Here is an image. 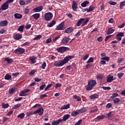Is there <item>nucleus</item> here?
<instances>
[{"mask_svg":"<svg viewBox=\"0 0 125 125\" xmlns=\"http://www.w3.org/2000/svg\"><path fill=\"white\" fill-rule=\"evenodd\" d=\"M46 86V85L45 84H42L40 87V90H43L44 89V88Z\"/></svg>","mask_w":125,"mask_h":125,"instance_id":"obj_54","label":"nucleus"},{"mask_svg":"<svg viewBox=\"0 0 125 125\" xmlns=\"http://www.w3.org/2000/svg\"><path fill=\"white\" fill-rule=\"evenodd\" d=\"M70 115L69 114H66L64 115L62 118V119H61L62 121V123H63V122H66L67 120H68L69 118H70Z\"/></svg>","mask_w":125,"mask_h":125,"instance_id":"obj_15","label":"nucleus"},{"mask_svg":"<svg viewBox=\"0 0 125 125\" xmlns=\"http://www.w3.org/2000/svg\"><path fill=\"white\" fill-rule=\"evenodd\" d=\"M24 27H25L24 25L20 26L18 29V31H19V32H23Z\"/></svg>","mask_w":125,"mask_h":125,"instance_id":"obj_38","label":"nucleus"},{"mask_svg":"<svg viewBox=\"0 0 125 125\" xmlns=\"http://www.w3.org/2000/svg\"><path fill=\"white\" fill-rule=\"evenodd\" d=\"M93 61H94L93 58L90 57V58L88 59V61L86 62V63L87 64H88V63H92V62H93Z\"/></svg>","mask_w":125,"mask_h":125,"instance_id":"obj_44","label":"nucleus"},{"mask_svg":"<svg viewBox=\"0 0 125 125\" xmlns=\"http://www.w3.org/2000/svg\"><path fill=\"white\" fill-rule=\"evenodd\" d=\"M114 81V76H111L107 78V83H112Z\"/></svg>","mask_w":125,"mask_h":125,"instance_id":"obj_30","label":"nucleus"},{"mask_svg":"<svg viewBox=\"0 0 125 125\" xmlns=\"http://www.w3.org/2000/svg\"><path fill=\"white\" fill-rule=\"evenodd\" d=\"M115 32V29H113L112 27L109 28L107 32H106V35H110V34H113Z\"/></svg>","mask_w":125,"mask_h":125,"instance_id":"obj_23","label":"nucleus"},{"mask_svg":"<svg viewBox=\"0 0 125 125\" xmlns=\"http://www.w3.org/2000/svg\"><path fill=\"white\" fill-rule=\"evenodd\" d=\"M88 4H89V1H85L82 3L81 6H82V7H85V6H86V5H87Z\"/></svg>","mask_w":125,"mask_h":125,"instance_id":"obj_34","label":"nucleus"},{"mask_svg":"<svg viewBox=\"0 0 125 125\" xmlns=\"http://www.w3.org/2000/svg\"><path fill=\"white\" fill-rule=\"evenodd\" d=\"M70 40H71V39L69 37H64L62 39V42L63 44H66V43L69 42V41H70Z\"/></svg>","mask_w":125,"mask_h":125,"instance_id":"obj_13","label":"nucleus"},{"mask_svg":"<svg viewBox=\"0 0 125 125\" xmlns=\"http://www.w3.org/2000/svg\"><path fill=\"white\" fill-rule=\"evenodd\" d=\"M101 60H105L106 61H109L110 60V57H104L103 58H102Z\"/></svg>","mask_w":125,"mask_h":125,"instance_id":"obj_51","label":"nucleus"},{"mask_svg":"<svg viewBox=\"0 0 125 125\" xmlns=\"http://www.w3.org/2000/svg\"><path fill=\"white\" fill-rule=\"evenodd\" d=\"M66 29L65 27V22L64 21L62 22L56 28L57 31H62Z\"/></svg>","mask_w":125,"mask_h":125,"instance_id":"obj_6","label":"nucleus"},{"mask_svg":"<svg viewBox=\"0 0 125 125\" xmlns=\"http://www.w3.org/2000/svg\"><path fill=\"white\" fill-rule=\"evenodd\" d=\"M74 31V27H70L67 28L64 31V34H71Z\"/></svg>","mask_w":125,"mask_h":125,"instance_id":"obj_12","label":"nucleus"},{"mask_svg":"<svg viewBox=\"0 0 125 125\" xmlns=\"http://www.w3.org/2000/svg\"><path fill=\"white\" fill-rule=\"evenodd\" d=\"M61 86H62V84L57 83L55 85V88H58V87H61Z\"/></svg>","mask_w":125,"mask_h":125,"instance_id":"obj_58","label":"nucleus"},{"mask_svg":"<svg viewBox=\"0 0 125 125\" xmlns=\"http://www.w3.org/2000/svg\"><path fill=\"white\" fill-rule=\"evenodd\" d=\"M36 72L37 70L36 69L31 70L29 72V75H30V76H34V75H35V73H36Z\"/></svg>","mask_w":125,"mask_h":125,"instance_id":"obj_39","label":"nucleus"},{"mask_svg":"<svg viewBox=\"0 0 125 125\" xmlns=\"http://www.w3.org/2000/svg\"><path fill=\"white\" fill-rule=\"evenodd\" d=\"M60 123H62L61 119H59V120L57 121H53L52 122V125H58L60 124Z\"/></svg>","mask_w":125,"mask_h":125,"instance_id":"obj_20","label":"nucleus"},{"mask_svg":"<svg viewBox=\"0 0 125 125\" xmlns=\"http://www.w3.org/2000/svg\"><path fill=\"white\" fill-rule=\"evenodd\" d=\"M98 111V108L96 106H93L91 108V110L89 111V113L90 114H92L93 113H95V112H97Z\"/></svg>","mask_w":125,"mask_h":125,"instance_id":"obj_18","label":"nucleus"},{"mask_svg":"<svg viewBox=\"0 0 125 125\" xmlns=\"http://www.w3.org/2000/svg\"><path fill=\"white\" fill-rule=\"evenodd\" d=\"M21 106H22L21 103L18 104L14 105V107H12V109H14V110H15L18 108H20V107H21Z\"/></svg>","mask_w":125,"mask_h":125,"instance_id":"obj_31","label":"nucleus"},{"mask_svg":"<svg viewBox=\"0 0 125 125\" xmlns=\"http://www.w3.org/2000/svg\"><path fill=\"white\" fill-rule=\"evenodd\" d=\"M27 117H30V116H32V115H34V112H27L26 113Z\"/></svg>","mask_w":125,"mask_h":125,"instance_id":"obj_64","label":"nucleus"},{"mask_svg":"<svg viewBox=\"0 0 125 125\" xmlns=\"http://www.w3.org/2000/svg\"><path fill=\"white\" fill-rule=\"evenodd\" d=\"M90 99H97V98H99V95L98 94L95 93L89 96Z\"/></svg>","mask_w":125,"mask_h":125,"instance_id":"obj_17","label":"nucleus"},{"mask_svg":"<svg viewBox=\"0 0 125 125\" xmlns=\"http://www.w3.org/2000/svg\"><path fill=\"white\" fill-rule=\"evenodd\" d=\"M74 99H77V101H82V98L80 96H77V95H73Z\"/></svg>","mask_w":125,"mask_h":125,"instance_id":"obj_35","label":"nucleus"},{"mask_svg":"<svg viewBox=\"0 0 125 125\" xmlns=\"http://www.w3.org/2000/svg\"><path fill=\"white\" fill-rule=\"evenodd\" d=\"M78 111V112L79 113V114H83V113H85V112H86V111H87V109H86V107H83V108H82L80 109H77Z\"/></svg>","mask_w":125,"mask_h":125,"instance_id":"obj_16","label":"nucleus"},{"mask_svg":"<svg viewBox=\"0 0 125 125\" xmlns=\"http://www.w3.org/2000/svg\"><path fill=\"white\" fill-rule=\"evenodd\" d=\"M120 102V99L119 98H116L114 100H113V103L114 104H117V103H119Z\"/></svg>","mask_w":125,"mask_h":125,"instance_id":"obj_47","label":"nucleus"},{"mask_svg":"<svg viewBox=\"0 0 125 125\" xmlns=\"http://www.w3.org/2000/svg\"><path fill=\"white\" fill-rule=\"evenodd\" d=\"M54 83H50L48 85H47L46 87L45 88L44 91H46V90H47V89H48V88H50V87H51V86H52V85H53Z\"/></svg>","mask_w":125,"mask_h":125,"instance_id":"obj_48","label":"nucleus"},{"mask_svg":"<svg viewBox=\"0 0 125 125\" xmlns=\"http://www.w3.org/2000/svg\"><path fill=\"white\" fill-rule=\"evenodd\" d=\"M18 118H20V119H24L25 118V113H22L18 116Z\"/></svg>","mask_w":125,"mask_h":125,"instance_id":"obj_41","label":"nucleus"},{"mask_svg":"<svg viewBox=\"0 0 125 125\" xmlns=\"http://www.w3.org/2000/svg\"><path fill=\"white\" fill-rule=\"evenodd\" d=\"M79 114H80L79 113V111L77 110H76V111H73L72 113H71V115L72 117H77V115H79Z\"/></svg>","mask_w":125,"mask_h":125,"instance_id":"obj_33","label":"nucleus"},{"mask_svg":"<svg viewBox=\"0 0 125 125\" xmlns=\"http://www.w3.org/2000/svg\"><path fill=\"white\" fill-rule=\"evenodd\" d=\"M5 80H6L7 81H11V80H12V77L11 75H9V74H7L5 77H4Z\"/></svg>","mask_w":125,"mask_h":125,"instance_id":"obj_27","label":"nucleus"},{"mask_svg":"<svg viewBox=\"0 0 125 125\" xmlns=\"http://www.w3.org/2000/svg\"><path fill=\"white\" fill-rule=\"evenodd\" d=\"M124 75V73H118L117 74V76L119 79H122V77H123Z\"/></svg>","mask_w":125,"mask_h":125,"instance_id":"obj_57","label":"nucleus"},{"mask_svg":"<svg viewBox=\"0 0 125 125\" xmlns=\"http://www.w3.org/2000/svg\"><path fill=\"white\" fill-rule=\"evenodd\" d=\"M74 57H75L74 56H67L65 57L63 60L55 62L53 63V65L54 67H62V66H64L66 63H68L70 60L73 59Z\"/></svg>","mask_w":125,"mask_h":125,"instance_id":"obj_1","label":"nucleus"},{"mask_svg":"<svg viewBox=\"0 0 125 125\" xmlns=\"http://www.w3.org/2000/svg\"><path fill=\"white\" fill-rule=\"evenodd\" d=\"M68 50H70V48L68 47H60L57 49V51L59 53H64Z\"/></svg>","mask_w":125,"mask_h":125,"instance_id":"obj_5","label":"nucleus"},{"mask_svg":"<svg viewBox=\"0 0 125 125\" xmlns=\"http://www.w3.org/2000/svg\"><path fill=\"white\" fill-rule=\"evenodd\" d=\"M9 3H8L7 1H6L5 3H4L1 6V9L2 10H6V9H8V7H9Z\"/></svg>","mask_w":125,"mask_h":125,"instance_id":"obj_10","label":"nucleus"},{"mask_svg":"<svg viewBox=\"0 0 125 125\" xmlns=\"http://www.w3.org/2000/svg\"><path fill=\"white\" fill-rule=\"evenodd\" d=\"M42 38V36L41 35H38L36 37L34 38V41H38V40H41Z\"/></svg>","mask_w":125,"mask_h":125,"instance_id":"obj_46","label":"nucleus"},{"mask_svg":"<svg viewBox=\"0 0 125 125\" xmlns=\"http://www.w3.org/2000/svg\"><path fill=\"white\" fill-rule=\"evenodd\" d=\"M88 56H89V55L86 54L85 56L83 57V61H85L87 58H88Z\"/></svg>","mask_w":125,"mask_h":125,"instance_id":"obj_63","label":"nucleus"},{"mask_svg":"<svg viewBox=\"0 0 125 125\" xmlns=\"http://www.w3.org/2000/svg\"><path fill=\"white\" fill-rule=\"evenodd\" d=\"M45 67H46V62H44L42 64V68L44 70L45 69Z\"/></svg>","mask_w":125,"mask_h":125,"instance_id":"obj_53","label":"nucleus"},{"mask_svg":"<svg viewBox=\"0 0 125 125\" xmlns=\"http://www.w3.org/2000/svg\"><path fill=\"white\" fill-rule=\"evenodd\" d=\"M82 122H83V120L80 119L74 125H81V124H82Z\"/></svg>","mask_w":125,"mask_h":125,"instance_id":"obj_60","label":"nucleus"},{"mask_svg":"<svg viewBox=\"0 0 125 125\" xmlns=\"http://www.w3.org/2000/svg\"><path fill=\"white\" fill-rule=\"evenodd\" d=\"M101 88L104 89V90H110L111 89V87L109 86H107V87L102 86Z\"/></svg>","mask_w":125,"mask_h":125,"instance_id":"obj_50","label":"nucleus"},{"mask_svg":"<svg viewBox=\"0 0 125 125\" xmlns=\"http://www.w3.org/2000/svg\"><path fill=\"white\" fill-rule=\"evenodd\" d=\"M38 114L39 116H42L43 114V108L40 107L38 110L34 112V115H36Z\"/></svg>","mask_w":125,"mask_h":125,"instance_id":"obj_8","label":"nucleus"},{"mask_svg":"<svg viewBox=\"0 0 125 125\" xmlns=\"http://www.w3.org/2000/svg\"><path fill=\"white\" fill-rule=\"evenodd\" d=\"M14 39H15V40H21V39H22V35L19 34H16L14 36Z\"/></svg>","mask_w":125,"mask_h":125,"instance_id":"obj_26","label":"nucleus"},{"mask_svg":"<svg viewBox=\"0 0 125 125\" xmlns=\"http://www.w3.org/2000/svg\"><path fill=\"white\" fill-rule=\"evenodd\" d=\"M73 69V65H68L65 67V71H70Z\"/></svg>","mask_w":125,"mask_h":125,"instance_id":"obj_40","label":"nucleus"},{"mask_svg":"<svg viewBox=\"0 0 125 125\" xmlns=\"http://www.w3.org/2000/svg\"><path fill=\"white\" fill-rule=\"evenodd\" d=\"M118 96H119V94L114 93L111 96V98H115V97H118Z\"/></svg>","mask_w":125,"mask_h":125,"instance_id":"obj_52","label":"nucleus"},{"mask_svg":"<svg viewBox=\"0 0 125 125\" xmlns=\"http://www.w3.org/2000/svg\"><path fill=\"white\" fill-rule=\"evenodd\" d=\"M97 41L99 42H101L102 41H103V37H99V38H97Z\"/></svg>","mask_w":125,"mask_h":125,"instance_id":"obj_62","label":"nucleus"},{"mask_svg":"<svg viewBox=\"0 0 125 125\" xmlns=\"http://www.w3.org/2000/svg\"><path fill=\"white\" fill-rule=\"evenodd\" d=\"M5 61L7 62L8 64H11L13 62V59H10L9 57H7L4 59Z\"/></svg>","mask_w":125,"mask_h":125,"instance_id":"obj_24","label":"nucleus"},{"mask_svg":"<svg viewBox=\"0 0 125 125\" xmlns=\"http://www.w3.org/2000/svg\"><path fill=\"white\" fill-rule=\"evenodd\" d=\"M120 37H125V33L124 32H119L116 35V38Z\"/></svg>","mask_w":125,"mask_h":125,"instance_id":"obj_37","label":"nucleus"},{"mask_svg":"<svg viewBox=\"0 0 125 125\" xmlns=\"http://www.w3.org/2000/svg\"><path fill=\"white\" fill-rule=\"evenodd\" d=\"M110 118H112V112H110L105 115V119H110Z\"/></svg>","mask_w":125,"mask_h":125,"instance_id":"obj_32","label":"nucleus"},{"mask_svg":"<svg viewBox=\"0 0 125 125\" xmlns=\"http://www.w3.org/2000/svg\"><path fill=\"white\" fill-rule=\"evenodd\" d=\"M88 21H89V18H86V19L84 18H81L78 21L76 24V25L77 27H80L81 25H82L81 27H83V26L87 24Z\"/></svg>","mask_w":125,"mask_h":125,"instance_id":"obj_2","label":"nucleus"},{"mask_svg":"<svg viewBox=\"0 0 125 125\" xmlns=\"http://www.w3.org/2000/svg\"><path fill=\"white\" fill-rule=\"evenodd\" d=\"M19 96H27V94H25L24 91L22 90L19 94Z\"/></svg>","mask_w":125,"mask_h":125,"instance_id":"obj_49","label":"nucleus"},{"mask_svg":"<svg viewBox=\"0 0 125 125\" xmlns=\"http://www.w3.org/2000/svg\"><path fill=\"white\" fill-rule=\"evenodd\" d=\"M95 9V7L93 6H90L89 8L87 11V12H91V11H93V10Z\"/></svg>","mask_w":125,"mask_h":125,"instance_id":"obj_42","label":"nucleus"},{"mask_svg":"<svg viewBox=\"0 0 125 125\" xmlns=\"http://www.w3.org/2000/svg\"><path fill=\"white\" fill-rule=\"evenodd\" d=\"M53 18V14L51 12L46 13L44 15V19L45 21H50Z\"/></svg>","mask_w":125,"mask_h":125,"instance_id":"obj_4","label":"nucleus"},{"mask_svg":"<svg viewBox=\"0 0 125 125\" xmlns=\"http://www.w3.org/2000/svg\"><path fill=\"white\" fill-rule=\"evenodd\" d=\"M41 16V14L40 13H36L34 14V15H32V17L35 19V20H38L40 18Z\"/></svg>","mask_w":125,"mask_h":125,"instance_id":"obj_28","label":"nucleus"},{"mask_svg":"<svg viewBox=\"0 0 125 125\" xmlns=\"http://www.w3.org/2000/svg\"><path fill=\"white\" fill-rule=\"evenodd\" d=\"M108 3L110 5H116V4H117V3L114 1H110Z\"/></svg>","mask_w":125,"mask_h":125,"instance_id":"obj_59","label":"nucleus"},{"mask_svg":"<svg viewBox=\"0 0 125 125\" xmlns=\"http://www.w3.org/2000/svg\"><path fill=\"white\" fill-rule=\"evenodd\" d=\"M124 58H120L118 59L117 60V63H118V64H120V63H122V62H123V61H124Z\"/></svg>","mask_w":125,"mask_h":125,"instance_id":"obj_56","label":"nucleus"},{"mask_svg":"<svg viewBox=\"0 0 125 125\" xmlns=\"http://www.w3.org/2000/svg\"><path fill=\"white\" fill-rule=\"evenodd\" d=\"M96 119L97 121H102V120L105 119V115H99Z\"/></svg>","mask_w":125,"mask_h":125,"instance_id":"obj_25","label":"nucleus"},{"mask_svg":"<svg viewBox=\"0 0 125 125\" xmlns=\"http://www.w3.org/2000/svg\"><path fill=\"white\" fill-rule=\"evenodd\" d=\"M9 107V104H4V103H2V108H3V109H7L8 107Z\"/></svg>","mask_w":125,"mask_h":125,"instance_id":"obj_36","label":"nucleus"},{"mask_svg":"<svg viewBox=\"0 0 125 125\" xmlns=\"http://www.w3.org/2000/svg\"><path fill=\"white\" fill-rule=\"evenodd\" d=\"M42 9H43V7L42 6H40L34 8L33 10L34 12H41Z\"/></svg>","mask_w":125,"mask_h":125,"instance_id":"obj_11","label":"nucleus"},{"mask_svg":"<svg viewBox=\"0 0 125 125\" xmlns=\"http://www.w3.org/2000/svg\"><path fill=\"white\" fill-rule=\"evenodd\" d=\"M97 83L95 80L90 81L88 83V84L85 86L86 90H91L94 86H95Z\"/></svg>","mask_w":125,"mask_h":125,"instance_id":"obj_3","label":"nucleus"},{"mask_svg":"<svg viewBox=\"0 0 125 125\" xmlns=\"http://www.w3.org/2000/svg\"><path fill=\"white\" fill-rule=\"evenodd\" d=\"M29 60L31 61V63L33 64H35V63H37V57H30Z\"/></svg>","mask_w":125,"mask_h":125,"instance_id":"obj_21","label":"nucleus"},{"mask_svg":"<svg viewBox=\"0 0 125 125\" xmlns=\"http://www.w3.org/2000/svg\"><path fill=\"white\" fill-rule=\"evenodd\" d=\"M15 91V89L12 88L11 89L9 90L8 92L9 94H13Z\"/></svg>","mask_w":125,"mask_h":125,"instance_id":"obj_45","label":"nucleus"},{"mask_svg":"<svg viewBox=\"0 0 125 125\" xmlns=\"http://www.w3.org/2000/svg\"><path fill=\"white\" fill-rule=\"evenodd\" d=\"M15 18L16 19H21V18L23 17V16L19 13H16L14 14Z\"/></svg>","mask_w":125,"mask_h":125,"instance_id":"obj_29","label":"nucleus"},{"mask_svg":"<svg viewBox=\"0 0 125 125\" xmlns=\"http://www.w3.org/2000/svg\"><path fill=\"white\" fill-rule=\"evenodd\" d=\"M56 24V21L55 20H52L50 22H49L47 24V27H49V28H51V27H53L54 25Z\"/></svg>","mask_w":125,"mask_h":125,"instance_id":"obj_19","label":"nucleus"},{"mask_svg":"<svg viewBox=\"0 0 125 125\" xmlns=\"http://www.w3.org/2000/svg\"><path fill=\"white\" fill-rule=\"evenodd\" d=\"M112 104L111 103H108L107 104L106 106H105V108H107V109H110V108L112 107Z\"/></svg>","mask_w":125,"mask_h":125,"instance_id":"obj_55","label":"nucleus"},{"mask_svg":"<svg viewBox=\"0 0 125 125\" xmlns=\"http://www.w3.org/2000/svg\"><path fill=\"white\" fill-rule=\"evenodd\" d=\"M8 24V21L6 20L0 21V27H6Z\"/></svg>","mask_w":125,"mask_h":125,"instance_id":"obj_14","label":"nucleus"},{"mask_svg":"<svg viewBox=\"0 0 125 125\" xmlns=\"http://www.w3.org/2000/svg\"><path fill=\"white\" fill-rule=\"evenodd\" d=\"M70 104L62 105L61 108V110H67V109H70Z\"/></svg>","mask_w":125,"mask_h":125,"instance_id":"obj_22","label":"nucleus"},{"mask_svg":"<svg viewBox=\"0 0 125 125\" xmlns=\"http://www.w3.org/2000/svg\"><path fill=\"white\" fill-rule=\"evenodd\" d=\"M59 39H60V36H58L55 38L53 39V41L54 42H56V41H57V40Z\"/></svg>","mask_w":125,"mask_h":125,"instance_id":"obj_61","label":"nucleus"},{"mask_svg":"<svg viewBox=\"0 0 125 125\" xmlns=\"http://www.w3.org/2000/svg\"><path fill=\"white\" fill-rule=\"evenodd\" d=\"M72 8L73 11H78L77 9H78V3L76 1H73L72 4Z\"/></svg>","mask_w":125,"mask_h":125,"instance_id":"obj_9","label":"nucleus"},{"mask_svg":"<svg viewBox=\"0 0 125 125\" xmlns=\"http://www.w3.org/2000/svg\"><path fill=\"white\" fill-rule=\"evenodd\" d=\"M24 52H25V49L21 47L16 49L14 51V53H15L16 54H19V55H21V54H23Z\"/></svg>","mask_w":125,"mask_h":125,"instance_id":"obj_7","label":"nucleus"},{"mask_svg":"<svg viewBox=\"0 0 125 125\" xmlns=\"http://www.w3.org/2000/svg\"><path fill=\"white\" fill-rule=\"evenodd\" d=\"M96 79L97 80H102V79H103V76L101 74H98L96 76Z\"/></svg>","mask_w":125,"mask_h":125,"instance_id":"obj_43","label":"nucleus"}]
</instances>
